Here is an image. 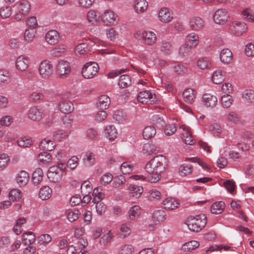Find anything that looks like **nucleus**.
Here are the masks:
<instances>
[{
    "label": "nucleus",
    "instance_id": "obj_1",
    "mask_svg": "<svg viewBox=\"0 0 254 254\" xmlns=\"http://www.w3.org/2000/svg\"><path fill=\"white\" fill-rule=\"evenodd\" d=\"M158 164L159 157L158 155H156L146 165L147 172L149 174L147 177V180L150 183H154L159 181V174L158 173Z\"/></svg>",
    "mask_w": 254,
    "mask_h": 254
},
{
    "label": "nucleus",
    "instance_id": "obj_2",
    "mask_svg": "<svg viewBox=\"0 0 254 254\" xmlns=\"http://www.w3.org/2000/svg\"><path fill=\"white\" fill-rule=\"evenodd\" d=\"M206 223V216L200 214L195 217H190L187 220V225L190 231L197 232L205 226Z\"/></svg>",
    "mask_w": 254,
    "mask_h": 254
},
{
    "label": "nucleus",
    "instance_id": "obj_3",
    "mask_svg": "<svg viewBox=\"0 0 254 254\" xmlns=\"http://www.w3.org/2000/svg\"><path fill=\"white\" fill-rule=\"evenodd\" d=\"M99 66L95 62L86 63L82 68V74L85 78H93L99 71Z\"/></svg>",
    "mask_w": 254,
    "mask_h": 254
},
{
    "label": "nucleus",
    "instance_id": "obj_4",
    "mask_svg": "<svg viewBox=\"0 0 254 254\" xmlns=\"http://www.w3.org/2000/svg\"><path fill=\"white\" fill-rule=\"evenodd\" d=\"M137 100L142 104H154L156 102L157 98L155 94H152L149 90H144L139 93Z\"/></svg>",
    "mask_w": 254,
    "mask_h": 254
},
{
    "label": "nucleus",
    "instance_id": "obj_5",
    "mask_svg": "<svg viewBox=\"0 0 254 254\" xmlns=\"http://www.w3.org/2000/svg\"><path fill=\"white\" fill-rule=\"evenodd\" d=\"M30 9V3L26 0H21L17 7V12L14 15V18L17 21L22 19L29 13Z\"/></svg>",
    "mask_w": 254,
    "mask_h": 254
},
{
    "label": "nucleus",
    "instance_id": "obj_6",
    "mask_svg": "<svg viewBox=\"0 0 254 254\" xmlns=\"http://www.w3.org/2000/svg\"><path fill=\"white\" fill-rule=\"evenodd\" d=\"M136 38L142 40L144 42L149 45L154 44L156 41V36L155 33L151 31H137L135 34Z\"/></svg>",
    "mask_w": 254,
    "mask_h": 254
},
{
    "label": "nucleus",
    "instance_id": "obj_7",
    "mask_svg": "<svg viewBox=\"0 0 254 254\" xmlns=\"http://www.w3.org/2000/svg\"><path fill=\"white\" fill-rule=\"evenodd\" d=\"M39 71L43 78H49L53 72V66L51 62L44 60L40 64Z\"/></svg>",
    "mask_w": 254,
    "mask_h": 254
},
{
    "label": "nucleus",
    "instance_id": "obj_8",
    "mask_svg": "<svg viewBox=\"0 0 254 254\" xmlns=\"http://www.w3.org/2000/svg\"><path fill=\"white\" fill-rule=\"evenodd\" d=\"M229 14L225 9L220 8L216 10L213 16L215 23L218 24L223 25L228 19Z\"/></svg>",
    "mask_w": 254,
    "mask_h": 254
},
{
    "label": "nucleus",
    "instance_id": "obj_9",
    "mask_svg": "<svg viewBox=\"0 0 254 254\" xmlns=\"http://www.w3.org/2000/svg\"><path fill=\"white\" fill-rule=\"evenodd\" d=\"M62 176V171L57 166H51L48 171L47 177L51 182H59L61 180Z\"/></svg>",
    "mask_w": 254,
    "mask_h": 254
},
{
    "label": "nucleus",
    "instance_id": "obj_10",
    "mask_svg": "<svg viewBox=\"0 0 254 254\" xmlns=\"http://www.w3.org/2000/svg\"><path fill=\"white\" fill-rule=\"evenodd\" d=\"M248 27L246 23L244 22L235 21L231 23L230 30L237 36H240L246 32Z\"/></svg>",
    "mask_w": 254,
    "mask_h": 254
},
{
    "label": "nucleus",
    "instance_id": "obj_11",
    "mask_svg": "<svg viewBox=\"0 0 254 254\" xmlns=\"http://www.w3.org/2000/svg\"><path fill=\"white\" fill-rule=\"evenodd\" d=\"M118 17L111 10L106 11L102 16L103 22L106 25H115L118 23Z\"/></svg>",
    "mask_w": 254,
    "mask_h": 254
},
{
    "label": "nucleus",
    "instance_id": "obj_12",
    "mask_svg": "<svg viewBox=\"0 0 254 254\" xmlns=\"http://www.w3.org/2000/svg\"><path fill=\"white\" fill-rule=\"evenodd\" d=\"M189 23L191 30L195 31L202 30L205 25L204 21L198 16L191 17Z\"/></svg>",
    "mask_w": 254,
    "mask_h": 254
},
{
    "label": "nucleus",
    "instance_id": "obj_13",
    "mask_svg": "<svg viewBox=\"0 0 254 254\" xmlns=\"http://www.w3.org/2000/svg\"><path fill=\"white\" fill-rule=\"evenodd\" d=\"M59 108L64 114H69L74 110L73 103L69 100L62 99L59 104Z\"/></svg>",
    "mask_w": 254,
    "mask_h": 254
},
{
    "label": "nucleus",
    "instance_id": "obj_14",
    "mask_svg": "<svg viewBox=\"0 0 254 254\" xmlns=\"http://www.w3.org/2000/svg\"><path fill=\"white\" fill-rule=\"evenodd\" d=\"M173 18V12L168 7H163L160 9V21L164 23H169Z\"/></svg>",
    "mask_w": 254,
    "mask_h": 254
},
{
    "label": "nucleus",
    "instance_id": "obj_15",
    "mask_svg": "<svg viewBox=\"0 0 254 254\" xmlns=\"http://www.w3.org/2000/svg\"><path fill=\"white\" fill-rule=\"evenodd\" d=\"M70 70L69 63L65 61L59 62L57 66V73L60 76L68 74L70 72Z\"/></svg>",
    "mask_w": 254,
    "mask_h": 254
},
{
    "label": "nucleus",
    "instance_id": "obj_16",
    "mask_svg": "<svg viewBox=\"0 0 254 254\" xmlns=\"http://www.w3.org/2000/svg\"><path fill=\"white\" fill-rule=\"evenodd\" d=\"M182 95L185 102L192 104L195 99L196 92L192 88H189L184 91Z\"/></svg>",
    "mask_w": 254,
    "mask_h": 254
},
{
    "label": "nucleus",
    "instance_id": "obj_17",
    "mask_svg": "<svg viewBox=\"0 0 254 254\" xmlns=\"http://www.w3.org/2000/svg\"><path fill=\"white\" fill-rule=\"evenodd\" d=\"M127 185L129 195L130 197L138 198L143 191V188L141 186L132 184H127Z\"/></svg>",
    "mask_w": 254,
    "mask_h": 254
},
{
    "label": "nucleus",
    "instance_id": "obj_18",
    "mask_svg": "<svg viewBox=\"0 0 254 254\" xmlns=\"http://www.w3.org/2000/svg\"><path fill=\"white\" fill-rule=\"evenodd\" d=\"M60 38L59 33L54 30L48 31L45 36L46 41L50 45H54L58 43Z\"/></svg>",
    "mask_w": 254,
    "mask_h": 254
},
{
    "label": "nucleus",
    "instance_id": "obj_19",
    "mask_svg": "<svg viewBox=\"0 0 254 254\" xmlns=\"http://www.w3.org/2000/svg\"><path fill=\"white\" fill-rule=\"evenodd\" d=\"M163 207L167 210H173L180 205L178 200L172 197L166 198L162 202Z\"/></svg>",
    "mask_w": 254,
    "mask_h": 254
},
{
    "label": "nucleus",
    "instance_id": "obj_20",
    "mask_svg": "<svg viewBox=\"0 0 254 254\" xmlns=\"http://www.w3.org/2000/svg\"><path fill=\"white\" fill-rule=\"evenodd\" d=\"M43 111L42 109H38L36 107H31L28 112V117L34 121H39L43 118Z\"/></svg>",
    "mask_w": 254,
    "mask_h": 254
},
{
    "label": "nucleus",
    "instance_id": "obj_21",
    "mask_svg": "<svg viewBox=\"0 0 254 254\" xmlns=\"http://www.w3.org/2000/svg\"><path fill=\"white\" fill-rule=\"evenodd\" d=\"M142 152L143 154L147 155H156L158 152V147L151 141L150 143H147L143 145Z\"/></svg>",
    "mask_w": 254,
    "mask_h": 254
},
{
    "label": "nucleus",
    "instance_id": "obj_22",
    "mask_svg": "<svg viewBox=\"0 0 254 254\" xmlns=\"http://www.w3.org/2000/svg\"><path fill=\"white\" fill-rule=\"evenodd\" d=\"M203 102L207 107H214L217 103V98L215 96L205 93L202 96Z\"/></svg>",
    "mask_w": 254,
    "mask_h": 254
},
{
    "label": "nucleus",
    "instance_id": "obj_23",
    "mask_svg": "<svg viewBox=\"0 0 254 254\" xmlns=\"http://www.w3.org/2000/svg\"><path fill=\"white\" fill-rule=\"evenodd\" d=\"M220 59L222 63L225 64L230 63L233 59L232 52L228 49H223L220 54Z\"/></svg>",
    "mask_w": 254,
    "mask_h": 254
},
{
    "label": "nucleus",
    "instance_id": "obj_24",
    "mask_svg": "<svg viewBox=\"0 0 254 254\" xmlns=\"http://www.w3.org/2000/svg\"><path fill=\"white\" fill-rule=\"evenodd\" d=\"M29 64V61L27 58L23 57H19L16 61V66L18 70L24 71L27 69Z\"/></svg>",
    "mask_w": 254,
    "mask_h": 254
},
{
    "label": "nucleus",
    "instance_id": "obj_25",
    "mask_svg": "<svg viewBox=\"0 0 254 254\" xmlns=\"http://www.w3.org/2000/svg\"><path fill=\"white\" fill-rule=\"evenodd\" d=\"M111 104V100L109 97L106 95H101L98 98V102L97 103V106L101 110H105L107 109Z\"/></svg>",
    "mask_w": 254,
    "mask_h": 254
},
{
    "label": "nucleus",
    "instance_id": "obj_26",
    "mask_svg": "<svg viewBox=\"0 0 254 254\" xmlns=\"http://www.w3.org/2000/svg\"><path fill=\"white\" fill-rule=\"evenodd\" d=\"M192 171V166L190 164L186 163L181 165L178 169L179 174L182 177H185L190 175Z\"/></svg>",
    "mask_w": 254,
    "mask_h": 254
},
{
    "label": "nucleus",
    "instance_id": "obj_27",
    "mask_svg": "<svg viewBox=\"0 0 254 254\" xmlns=\"http://www.w3.org/2000/svg\"><path fill=\"white\" fill-rule=\"evenodd\" d=\"M169 160L166 156L160 155V179L164 177V172L169 168Z\"/></svg>",
    "mask_w": 254,
    "mask_h": 254
},
{
    "label": "nucleus",
    "instance_id": "obj_28",
    "mask_svg": "<svg viewBox=\"0 0 254 254\" xmlns=\"http://www.w3.org/2000/svg\"><path fill=\"white\" fill-rule=\"evenodd\" d=\"M55 147V144L53 140L45 138L40 143V147L43 150L47 151H52Z\"/></svg>",
    "mask_w": 254,
    "mask_h": 254
},
{
    "label": "nucleus",
    "instance_id": "obj_29",
    "mask_svg": "<svg viewBox=\"0 0 254 254\" xmlns=\"http://www.w3.org/2000/svg\"><path fill=\"white\" fill-rule=\"evenodd\" d=\"M197 66L201 70L209 69L212 66L211 62L208 58H201L197 62Z\"/></svg>",
    "mask_w": 254,
    "mask_h": 254
},
{
    "label": "nucleus",
    "instance_id": "obj_30",
    "mask_svg": "<svg viewBox=\"0 0 254 254\" xmlns=\"http://www.w3.org/2000/svg\"><path fill=\"white\" fill-rule=\"evenodd\" d=\"M225 77V72L220 69L215 70L212 75V81L216 84L222 83Z\"/></svg>",
    "mask_w": 254,
    "mask_h": 254
},
{
    "label": "nucleus",
    "instance_id": "obj_31",
    "mask_svg": "<svg viewBox=\"0 0 254 254\" xmlns=\"http://www.w3.org/2000/svg\"><path fill=\"white\" fill-rule=\"evenodd\" d=\"M134 7L137 12H144L148 7V2L146 0H135Z\"/></svg>",
    "mask_w": 254,
    "mask_h": 254
},
{
    "label": "nucleus",
    "instance_id": "obj_32",
    "mask_svg": "<svg viewBox=\"0 0 254 254\" xmlns=\"http://www.w3.org/2000/svg\"><path fill=\"white\" fill-rule=\"evenodd\" d=\"M38 160L42 165H48L52 160V155L47 152H41L38 154Z\"/></svg>",
    "mask_w": 254,
    "mask_h": 254
},
{
    "label": "nucleus",
    "instance_id": "obj_33",
    "mask_svg": "<svg viewBox=\"0 0 254 254\" xmlns=\"http://www.w3.org/2000/svg\"><path fill=\"white\" fill-rule=\"evenodd\" d=\"M52 190L47 186L41 188L39 192V197L42 200H47L52 196Z\"/></svg>",
    "mask_w": 254,
    "mask_h": 254
},
{
    "label": "nucleus",
    "instance_id": "obj_34",
    "mask_svg": "<svg viewBox=\"0 0 254 254\" xmlns=\"http://www.w3.org/2000/svg\"><path fill=\"white\" fill-rule=\"evenodd\" d=\"M225 208V203L222 201L213 203L211 206V212L212 213L218 214H220Z\"/></svg>",
    "mask_w": 254,
    "mask_h": 254
},
{
    "label": "nucleus",
    "instance_id": "obj_35",
    "mask_svg": "<svg viewBox=\"0 0 254 254\" xmlns=\"http://www.w3.org/2000/svg\"><path fill=\"white\" fill-rule=\"evenodd\" d=\"M105 131L106 137L109 138L110 140H113L117 137L118 132L114 126H107L105 129Z\"/></svg>",
    "mask_w": 254,
    "mask_h": 254
},
{
    "label": "nucleus",
    "instance_id": "obj_36",
    "mask_svg": "<svg viewBox=\"0 0 254 254\" xmlns=\"http://www.w3.org/2000/svg\"><path fill=\"white\" fill-rule=\"evenodd\" d=\"M29 175L25 171H21L16 177L17 183L20 186H25L29 180Z\"/></svg>",
    "mask_w": 254,
    "mask_h": 254
},
{
    "label": "nucleus",
    "instance_id": "obj_37",
    "mask_svg": "<svg viewBox=\"0 0 254 254\" xmlns=\"http://www.w3.org/2000/svg\"><path fill=\"white\" fill-rule=\"evenodd\" d=\"M43 172L41 168H37L33 173L32 180L34 184L38 185L43 179Z\"/></svg>",
    "mask_w": 254,
    "mask_h": 254
},
{
    "label": "nucleus",
    "instance_id": "obj_38",
    "mask_svg": "<svg viewBox=\"0 0 254 254\" xmlns=\"http://www.w3.org/2000/svg\"><path fill=\"white\" fill-rule=\"evenodd\" d=\"M36 237L32 232H27L23 235L22 243L25 245L32 244L35 241Z\"/></svg>",
    "mask_w": 254,
    "mask_h": 254
},
{
    "label": "nucleus",
    "instance_id": "obj_39",
    "mask_svg": "<svg viewBox=\"0 0 254 254\" xmlns=\"http://www.w3.org/2000/svg\"><path fill=\"white\" fill-rule=\"evenodd\" d=\"M242 98L246 102H254V91L252 89L245 90L242 93Z\"/></svg>",
    "mask_w": 254,
    "mask_h": 254
},
{
    "label": "nucleus",
    "instance_id": "obj_40",
    "mask_svg": "<svg viewBox=\"0 0 254 254\" xmlns=\"http://www.w3.org/2000/svg\"><path fill=\"white\" fill-rule=\"evenodd\" d=\"M87 17L88 21L92 24L102 20V16L99 14L97 11L93 10H91L87 13Z\"/></svg>",
    "mask_w": 254,
    "mask_h": 254
},
{
    "label": "nucleus",
    "instance_id": "obj_41",
    "mask_svg": "<svg viewBox=\"0 0 254 254\" xmlns=\"http://www.w3.org/2000/svg\"><path fill=\"white\" fill-rule=\"evenodd\" d=\"M131 78L127 74L122 75L120 77L119 85L123 88H126L131 85Z\"/></svg>",
    "mask_w": 254,
    "mask_h": 254
},
{
    "label": "nucleus",
    "instance_id": "obj_42",
    "mask_svg": "<svg viewBox=\"0 0 254 254\" xmlns=\"http://www.w3.org/2000/svg\"><path fill=\"white\" fill-rule=\"evenodd\" d=\"M156 133V129L153 127L148 126L144 128L142 135L144 139H147L153 136Z\"/></svg>",
    "mask_w": 254,
    "mask_h": 254
},
{
    "label": "nucleus",
    "instance_id": "obj_43",
    "mask_svg": "<svg viewBox=\"0 0 254 254\" xmlns=\"http://www.w3.org/2000/svg\"><path fill=\"white\" fill-rule=\"evenodd\" d=\"M140 207L138 205H134L130 208L129 210V217L131 220H135L140 214Z\"/></svg>",
    "mask_w": 254,
    "mask_h": 254
},
{
    "label": "nucleus",
    "instance_id": "obj_44",
    "mask_svg": "<svg viewBox=\"0 0 254 254\" xmlns=\"http://www.w3.org/2000/svg\"><path fill=\"white\" fill-rule=\"evenodd\" d=\"M244 18L247 19L251 22L254 21V12L250 8H244L241 13Z\"/></svg>",
    "mask_w": 254,
    "mask_h": 254
},
{
    "label": "nucleus",
    "instance_id": "obj_45",
    "mask_svg": "<svg viewBox=\"0 0 254 254\" xmlns=\"http://www.w3.org/2000/svg\"><path fill=\"white\" fill-rule=\"evenodd\" d=\"M187 39L188 43L190 47H195L198 43L199 37L195 33H191L187 36Z\"/></svg>",
    "mask_w": 254,
    "mask_h": 254
},
{
    "label": "nucleus",
    "instance_id": "obj_46",
    "mask_svg": "<svg viewBox=\"0 0 254 254\" xmlns=\"http://www.w3.org/2000/svg\"><path fill=\"white\" fill-rule=\"evenodd\" d=\"M10 81V74L7 70L0 69V84H8Z\"/></svg>",
    "mask_w": 254,
    "mask_h": 254
},
{
    "label": "nucleus",
    "instance_id": "obj_47",
    "mask_svg": "<svg viewBox=\"0 0 254 254\" xmlns=\"http://www.w3.org/2000/svg\"><path fill=\"white\" fill-rule=\"evenodd\" d=\"M17 143L18 146L22 147H27L32 144V140L31 137L26 136L19 138Z\"/></svg>",
    "mask_w": 254,
    "mask_h": 254
},
{
    "label": "nucleus",
    "instance_id": "obj_48",
    "mask_svg": "<svg viewBox=\"0 0 254 254\" xmlns=\"http://www.w3.org/2000/svg\"><path fill=\"white\" fill-rule=\"evenodd\" d=\"M199 246V243L196 241H191L185 243L182 246V250L184 251H190L197 248Z\"/></svg>",
    "mask_w": 254,
    "mask_h": 254
},
{
    "label": "nucleus",
    "instance_id": "obj_49",
    "mask_svg": "<svg viewBox=\"0 0 254 254\" xmlns=\"http://www.w3.org/2000/svg\"><path fill=\"white\" fill-rule=\"evenodd\" d=\"M79 214L80 213L77 209L68 210L66 212L67 218L71 222L76 220L78 218Z\"/></svg>",
    "mask_w": 254,
    "mask_h": 254
},
{
    "label": "nucleus",
    "instance_id": "obj_50",
    "mask_svg": "<svg viewBox=\"0 0 254 254\" xmlns=\"http://www.w3.org/2000/svg\"><path fill=\"white\" fill-rule=\"evenodd\" d=\"M233 101L232 97L228 94L223 95L221 98V103L223 107L225 108L230 107Z\"/></svg>",
    "mask_w": 254,
    "mask_h": 254
},
{
    "label": "nucleus",
    "instance_id": "obj_51",
    "mask_svg": "<svg viewBox=\"0 0 254 254\" xmlns=\"http://www.w3.org/2000/svg\"><path fill=\"white\" fill-rule=\"evenodd\" d=\"M80 189L81 192L83 194L90 193L92 190L91 183L89 181H84L81 184Z\"/></svg>",
    "mask_w": 254,
    "mask_h": 254
},
{
    "label": "nucleus",
    "instance_id": "obj_52",
    "mask_svg": "<svg viewBox=\"0 0 254 254\" xmlns=\"http://www.w3.org/2000/svg\"><path fill=\"white\" fill-rule=\"evenodd\" d=\"M21 197V192L18 189H13L9 193V197L12 201L19 200Z\"/></svg>",
    "mask_w": 254,
    "mask_h": 254
},
{
    "label": "nucleus",
    "instance_id": "obj_53",
    "mask_svg": "<svg viewBox=\"0 0 254 254\" xmlns=\"http://www.w3.org/2000/svg\"><path fill=\"white\" fill-rule=\"evenodd\" d=\"M73 121V117L71 115L64 116L62 120L64 127L66 128H70L71 127Z\"/></svg>",
    "mask_w": 254,
    "mask_h": 254
},
{
    "label": "nucleus",
    "instance_id": "obj_54",
    "mask_svg": "<svg viewBox=\"0 0 254 254\" xmlns=\"http://www.w3.org/2000/svg\"><path fill=\"white\" fill-rule=\"evenodd\" d=\"M160 50L165 55H169L171 52V45L169 42H163L160 47Z\"/></svg>",
    "mask_w": 254,
    "mask_h": 254
},
{
    "label": "nucleus",
    "instance_id": "obj_55",
    "mask_svg": "<svg viewBox=\"0 0 254 254\" xmlns=\"http://www.w3.org/2000/svg\"><path fill=\"white\" fill-rule=\"evenodd\" d=\"M177 130V128L175 124H169L165 126L164 133L167 135H171L173 134Z\"/></svg>",
    "mask_w": 254,
    "mask_h": 254
},
{
    "label": "nucleus",
    "instance_id": "obj_56",
    "mask_svg": "<svg viewBox=\"0 0 254 254\" xmlns=\"http://www.w3.org/2000/svg\"><path fill=\"white\" fill-rule=\"evenodd\" d=\"M11 14V8L9 6L2 7L0 9V16L3 18L9 17Z\"/></svg>",
    "mask_w": 254,
    "mask_h": 254
},
{
    "label": "nucleus",
    "instance_id": "obj_57",
    "mask_svg": "<svg viewBox=\"0 0 254 254\" xmlns=\"http://www.w3.org/2000/svg\"><path fill=\"white\" fill-rule=\"evenodd\" d=\"M126 115L122 111L117 110L115 112L113 115L114 119L116 120L118 122H123L126 120Z\"/></svg>",
    "mask_w": 254,
    "mask_h": 254
},
{
    "label": "nucleus",
    "instance_id": "obj_58",
    "mask_svg": "<svg viewBox=\"0 0 254 254\" xmlns=\"http://www.w3.org/2000/svg\"><path fill=\"white\" fill-rule=\"evenodd\" d=\"M113 238V235L109 231L108 233L105 235H104L100 239V243L103 245H108L109 243H110L112 239Z\"/></svg>",
    "mask_w": 254,
    "mask_h": 254
},
{
    "label": "nucleus",
    "instance_id": "obj_59",
    "mask_svg": "<svg viewBox=\"0 0 254 254\" xmlns=\"http://www.w3.org/2000/svg\"><path fill=\"white\" fill-rule=\"evenodd\" d=\"M126 182V179L124 176L120 175L115 178L113 186L114 188H119L124 185Z\"/></svg>",
    "mask_w": 254,
    "mask_h": 254
},
{
    "label": "nucleus",
    "instance_id": "obj_60",
    "mask_svg": "<svg viewBox=\"0 0 254 254\" xmlns=\"http://www.w3.org/2000/svg\"><path fill=\"white\" fill-rule=\"evenodd\" d=\"M66 49V47L64 45H59L53 49V54L55 56L59 57L65 52Z\"/></svg>",
    "mask_w": 254,
    "mask_h": 254
},
{
    "label": "nucleus",
    "instance_id": "obj_61",
    "mask_svg": "<svg viewBox=\"0 0 254 254\" xmlns=\"http://www.w3.org/2000/svg\"><path fill=\"white\" fill-rule=\"evenodd\" d=\"M9 160L8 156L6 154H2L0 155V169H3L7 165Z\"/></svg>",
    "mask_w": 254,
    "mask_h": 254
},
{
    "label": "nucleus",
    "instance_id": "obj_62",
    "mask_svg": "<svg viewBox=\"0 0 254 254\" xmlns=\"http://www.w3.org/2000/svg\"><path fill=\"white\" fill-rule=\"evenodd\" d=\"M192 47L190 46H189L187 44H184L182 45L179 50V53L182 56L185 57L188 55Z\"/></svg>",
    "mask_w": 254,
    "mask_h": 254
},
{
    "label": "nucleus",
    "instance_id": "obj_63",
    "mask_svg": "<svg viewBox=\"0 0 254 254\" xmlns=\"http://www.w3.org/2000/svg\"><path fill=\"white\" fill-rule=\"evenodd\" d=\"M224 186L227 191L232 193L235 188V184L233 181L227 180L224 182Z\"/></svg>",
    "mask_w": 254,
    "mask_h": 254
},
{
    "label": "nucleus",
    "instance_id": "obj_64",
    "mask_svg": "<svg viewBox=\"0 0 254 254\" xmlns=\"http://www.w3.org/2000/svg\"><path fill=\"white\" fill-rule=\"evenodd\" d=\"M133 251V247L130 245H125L122 247L120 254H131Z\"/></svg>",
    "mask_w": 254,
    "mask_h": 254
}]
</instances>
